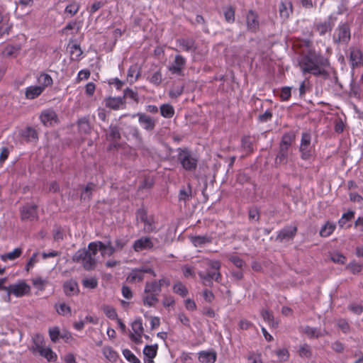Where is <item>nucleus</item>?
<instances>
[{
  "label": "nucleus",
  "instance_id": "nucleus-57",
  "mask_svg": "<svg viewBox=\"0 0 363 363\" xmlns=\"http://www.w3.org/2000/svg\"><path fill=\"white\" fill-rule=\"evenodd\" d=\"M184 91V86L182 85H174L169 92V95L172 98H177L182 94Z\"/></svg>",
  "mask_w": 363,
  "mask_h": 363
},
{
  "label": "nucleus",
  "instance_id": "nucleus-18",
  "mask_svg": "<svg viewBox=\"0 0 363 363\" xmlns=\"http://www.w3.org/2000/svg\"><path fill=\"white\" fill-rule=\"evenodd\" d=\"M296 232L297 228L296 226H286L279 232L277 240L281 242L291 240L294 238Z\"/></svg>",
  "mask_w": 363,
  "mask_h": 363
},
{
  "label": "nucleus",
  "instance_id": "nucleus-22",
  "mask_svg": "<svg viewBox=\"0 0 363 363\" xmlns=\"http://www.w3.org/2000/svg\"><path fill=\"white\" fill-rule=\"evenodd\" d=\"M33 350L38 352L49 362H54L57 359V354L50 347H43L36 345Z\"/></svg>",
  "mask_w": 363,
  "mask_h": 363
},
{
  "label": "nucleus",
  "instance_id": "nucleus-62",
  "mask_svg": "<svg viewBox=\"0 0 363 363\" xmlns=\"http://www.w3.org/2000/svg\"><path fill=\"white\" fill-rule=\"evenodd\" d=\"M224 16L225 21L228 23H233L235 21V10L233 7L230 6L224 11Z\"/></svg>",
  "mask_w": 363,
  "mask_h": 363
},
{
  "label": "nucleus",
  "instance_id": "nucleus-47",
  "mask_svg": "<svg viewBox=\"0 0 363 363\" xmlns=\"http://www.w3.org/2000/svg\"><path fill=\"white\" fill-rule=\"evenodd\" d=\"M335 229V225L330 222H327L320 229V235L321 237H328L330 235Z\"/></svg>",
  "mask_w": 363,
  "mask_h": 363
},
{
  "label": "nucleus",
  "instance_id": "nucleus-32",
  "mask_svg": "<svg viewBox=\"0 0 363 363\" xmlns=\"http://www.w3.org/2000/svg\"><path fill=\"white\" fill-rule=\"evenodd\" d=\"M38 83L40 87H43L44 91L46 87L50 86L53 84V80L51 76L47 73H41L37 78Z\"/></svg>",
  "mask_w": 363,
  "mask_h": 363
},
{
  "label": "nucleus",
  "instance_id": "nucleus-52",
  "mask_svg": "<svg viewBox=\"0 0 363 363\" xmlns=\"http://www.w3.org/2000/svg\"><path fill=\"white\" fill-rule=\"evenodd\" d=\"M354 216V211H349L347 213H343L341 218L338 221V224L340 227L344 228L346 223L350 220H352Z\"/></svg>",
  "mask_w": 363,
  "mask_h": 363
},
{
  "label": "nucleus",
  "instance_id": "nucleus-45",
  "mask_svg": "<svg viewBox=\"0 0 363 363\" xmlns=\"http://www.w3.org/2000/svg\"><path fill=\"white\" fill-rule=\"evenodd\" d=\"M86 252L94 259H96V256L99 251H100V241L91 242L88 245Z\"/></svg>",
  "mask_w": 363,
  "mask_h": 363
},
{
  "label": "nucleus",
  "instance_id": "nucleus-31",
  "mask_svg": "<svg viewBox=\"0 0 363 363\" xmlns=\"http://www.w3.org/2000/svg\"><path fill=\"white\" fill-rule=\"evenodd\" d=\"M116 251L114 246L112 245V242L108 240L106 243L100 241V252L103 257L108 255L111 256Z\"/></svg>",
  "mask_w": 363,
  "mask_h": 363
},
{
  "label": "nucleus",
  "instance_id": "nucleus-25",
  "mask_svg": "<svg viewBox=\"0 0 363 363\" xmlns=\"http://www.w3.org/2000/svg\"><path fill=\"white\" fill-rule=\"evenodd\" d=\"M217 354L214 351H201L199 353V360L201 363H214Z\"/></svg>",
  "mask_w": 363,
  "mask_h": 363
},
{
  "label": "nucleus",
  "instance_id": "nucleus-43",
  "mask_svg": "<svg viewBox=\"0 0 363 363\" xmlns=\"http://www.w3.org/2000/svg\"><path fill=\"white\" fill-rule=\"evenodd\" d=\"M96 185L94 183H89L83 189L81 194L82 200H89L91 199L93 191L95 189Z\"/></svg>",
  "mask_w": 363,
  "mask_h": 363
},
{
  "label": "nucleus",
  "instance_id": "nucleus-49",
  "mask_svg": "<svg viewBox=\"0 0 363 363\" xmlns=\"http://www.w3.org/2000/svg\"><path fill=\"white\" fill-rule=\"evenodd\" d=\"M147 80L155 86H159L162 81V74L161 71L157 70L150 77H147Z\"/></svg>",
  "mask_w": 363,
  "mask_h": 363
},
{
  "label": "nucleus",
  "instance_id": "nucleus-35",
  "mask_svg": "<svg viewBox=\"0 0 363 363\" xmlns=\"http://www.w3.org/2000/svg\"><path fill=\"white\" fill-rule=\"evenodd\" d=\"M279 14L284 19L289 18L292 13V5L290 2H282L279 6Z\"/></svg>",
  "mask_w": 363,
  "mask_h": 363
},
{
  "label": "nucleus",
  "instance_id": "nucleus-1",
  "mask_svg": "<svg viewBox=\"0 0 363 363\" xmlns=\"http://www.w3.org/2000/svg\"><path fill=\"white\" fill-rule=\"evenodd\" d=\"M311 42L308 40V50L300 56L298 65L303 74H311L314 76H321L328 78L329 74L325 67L329 65V61L320 52L311 48Z\"/></svg>",
  "mask_w": 363,
  "mask_h": 363
},
{
  "label": "nucleus",
  "instance_id": "nucleus-60",
  "mask_svg": "<svg viewBox=\"0 0 363 363\" xmlns=\"http://www.w3.org/2000/svg\"><path fill=\"white\" fill-rule=\"evenodd\" d=\"M337 325L345 334H347L350 331V326L345 319L337 320Z\"/></svg>",
  "mask_w": 363,
  "mask_h": 363
},
{
  "label": "nucleus",
  "instance_id": "nucleus-23",
  "mask_svg": "<svg viewBox=\"0 0 363 363\" xmlns=\"http://www.w3.org/2000/svg\"><path fill=\"white\" fill-rule=\"evenodd\" d=\"M64 292L66 296H72L79 293V290L77 281L74 280H69L63 285Z\"/></svg>",
  "mask_w": 363,
  "mask_h": 363
},
{
  "label": "nucleus",
  "instance_id": "nucleus-17",
  "mask_svg": "<svg viewBox=\"0 0 363 363\" xmlns=\"http://www.w3.org/2000/svg\"><path fill=\"white\" fill-rule=\"evenodd\" d=\"M186 60L182 55H176L174 62L169 66V71L173 74H182Z\"/></svg>",
  "mask_w": 363,
  "mask_h": 363
},
{
  "label": "nucleus",
  "instance_id": "nucleus-9",
  "mask_svg": "<svg viewBox=\"0 0 363 363\" xmlns=\"http://www.w3.org/2000/svg\"><path fill=\"white\" fill-rule=\"evenodd\" d=\"M311 135L310 133L303 132L301 135L299 151L302 160H308L312 156Z\"/></svg>",
  "mask_w": 363,
  "mask_h": 363
},
{
  "label": "nucleus",
  "instance_id": "nucleus-14",
  "mask_svg": "<svg viewBox=\"0 0 363 363\" xmlns=\"http://www.w3.org/2000/svg\"><path fill=\"white\" fill-rule=\"evenodd\" d=\"M104 101L106 108L114 111L124 109L126 106L125 100L124 99V97L122 96L106 97L104 99Z\"/></svg>",
  "mask_w": 363,
  "mask_h": 363
},
{
  "label": "nucleus",
  "instance_id": "nucleus-39",
  "mask_svg": "<svg viewBox=\"0 0 363 363\" xmlns=\"http://www.w3.org/2000/svg\"><path fill=\"white\" fill-rule=\"evenodd\" d=\"M103 354L108 360L112 362H116L118 357V353L111 347H104Z\"/></svg>",
  "mask_w": 363,
  "mask_h": 363
},
{
  "label": "nucleus",
  "instance_id": "nucleus-53",
  "mask_svg": "<svg viewBox=\"0 0 363 363\" xmlns=\"http://www.w3.org/2000/svg\"><path fill=\"white\" fill-rule=\"evenodd\" d=\"M20 51V48L13 45H8L4 48V54L6 57H16Z\"/></svg>",
  "mask_w": 363,
  "mask_h": 363
},
{
  "label": "nucleus",
  "instance_id": "nucleus-41",
  "mask_svg": "<svg viewBox=\"0 0 363 363\" xmlns=\"http://www.w3.org/2000/svg\"><path fill=\"white\" fill-rule=\"evenodd\" d=\"M140 76V70L137 65L130 66L128 71V80L130 83L136 82Z\"/></svg>",
  "mask_w": 363,
  "mask_h": 363
},
{
  "label": "nucleus",
  "instance_id": "nucleus-15",
  "mask_svg": "<svg viewBox=\"0 0 363 363\" xmlns=\"http://www.w3.org/2000/svg\"><path fill=\"white\" fill-rule=\"evenodd\" d=\"M40 119L44 125L51 126L57 123V116L53 110L46 109L41 112Z\"/></svg>",
  "mask_w": 363,
  "mask_h": 363
},
{
  "label": "nucleus",
  "instance_id": "nucleus-2",
  "mask_svg": "<svg viewBox=\"0 0 363 363\" xmlns=\"http://www.w3.org/2000/svg\"><path fill=\"white\" fill-rule=\"evenodd\" d=\"M296 135L293 131L284 133L279 145V150L275 158L276 165H286L291 153V145L295 141Z\"/></svg>",
  "mask_w": 363,
  "mask_h": 363
},
{
  "label": "nucleus",
  "instance_id": "nucleus-63",
  "mask_svg": "<svg viewBox=\"0 0 363 363\" xmlns=\"http://www.w3.org/2000/svg\"><path fill=\"white\" fill-rule=\"evenodd\" d=\"M103 311L104 312V313L106 314V315L110 319H112V320H115V319H118L117 318V313L115 310V308H113V307H111V306H105L104 308H103Z\"/></svg>",
  "mask_w": 363,
  "mask_h": 363
},
{
  "label": "nucleus",
  "instance_id": "nucleus-54",
  "mask_svg": "<svg viewBox=\"0 0 363 363\" xmlns=\"http://www.w3.org/2000/svg\"><path fill=\"white\" fill-rule=\"evenodd\" d=\"M123 354L130 363H140V360L128 349L123 350Z\"/></svg>",
  "mask_w": 363,
  "mask_h": 363
},
{
  "label": "nucleus",
  "instance_id": "nucleus-42",
  "mask_svg": "<svg viewBox=\"0 0 363 363\" xmlns=\"http://www.w3.org/2000/svg\"><path fill=\"white\" fill-rule=\"evenodd\" d=\"M158 295L155 294H145L143 298V304L147 306H154L158 301Z\"/></svg>",
  "mask_w": 363,
  "mask_h": 363
},
{
  "label": "nucleus",
  "instance_id": "nucleus-38",
  "mask_svg": "<svg viewBox=\"0 0 363 363\" xmlns=\"http://www.w3.org/2000/svg\"><path fill=\"white\" fill-rule=\"evenodd\" d=\"M129 130V134L135 139L138 147H141L143 146V138L139 129L135 126H130Z\"/></svg>",
  "mask_w": 363,
  "mask_h": 363
},
{
  "label": "nucleus",
  "instance_id": "nucleus-8",
  "mask_svg": "<svg viewBox=\"0 0 363 363\" xmlns=\"http://www.w3.org/2000/svg\"><path fill=\"white\" fill-rule=\"evenodd\" d=\"M350 29L347 23H341L336 28L333 35V41L337 44H348L350 40Z\"/></svg>",
  "mask_w": 363,
  "mask_h": 363
},
{
  "label": "nucleus",
  "instance_id": "nucleus-64",
  "mask_svg": "<svg viewBox=\"0 0 363 363\" xmlns=\"http://www.w3.org/2000/svg\"><path fill=\"white\" fill-rule=\"evenodd\" d=\"M132 330L135 334H143V327L142 320L140 318L135 320L132 323Z\"/></svg>",
  "mask_w": 363,
  "mask_h": 363
},
{
  "label": "nucleus",
  "instance_id": "nucleus-28",
  "mask_svg": "<svg viewBox=\"0 0 363 363\" xmlns=\"http://www.w3.org/2000/svg\"><path fill=\"white\" fill-rule=\"evenodd\" d=\"M44 91L43 87L37 86H30L26 89L25 96L27 99H34L38 97Z\"/></svg>",
  "mask_w": 363,
  "mask_h": 363
},
{
  "label": "nucleus",
  "instance_id": "nucleus-13",
  "mask_svg": "<svg viewBox=\"0 0 363 363\" xmlns=\"http://www.w3.org/2000/svg\"><path fill=\"white\" fill-rule=\"evenodd\" d=\"M154 243L150 237L143 236L139 239L134 241L133 244V249L136 252H140L143 250H150L153 248Z\"/></svg>",
  "mask_w": 363,
  "mask_h": 363
},
{
  "label": "nucleus",
  "instance_id": "nucleus-33",
  "mask_svg": "<svg viewBox=\"0 0 363 363\" xmlns=\"http://www.w3.org/2000/svg\"><path fill=\"white\" fill-rule=\"evenodd\" d=\"M21 137L28 142L35 141L38 139L37 131L31 128L27 127L26 129L21 131Z\"/></svg>",
  "mask_w": 363,
  "mask_h": 363
},
{
  "label": "nucleus",
  "instance_id": "nucleus-30",
  "mask_svg": "<svg viewBox=\"0 0 363 363\" xmlns=\"http://www.w3.org/2000/svg\"><path fill=\"white\" fill-rule=\"evenodd\" d=\"M177 43L182 50L186 52L194 51L196 50L194 40L192 39L182 38L177 40Z\"/></svg>",
  "mask_w": 363,
  "mask_h": 363
},
{
  "label": "nucleus",
  "instance_id": "nucleus-48",
  "mask_svg": "<svg viewBox=\"0 0 363 363\" xmlns=\"http://www.w3.org/2000/svg\"><path fill=\"white\" fill-rule=\"evenodd\" d=\"M22 253V250L19 247L15 248L12 252H9L1 255V259L6 261L7 259L14 260L19 257Z\"/></svg>",
  "mask_w": 363,
  "mask_h": 363
},
{
  "label": "nucleus",
  "instance_id": "nucleus-6",
  "mask_svg": "<svg viewBox=\"0 0 363 363\" xmlns=\"http://www.w3.org/2000/svg\"><path fill=\"white\" fill-rule=\"evenodd\" d=\"M136 218L138 222L144 224L143 231L146 233L157 232V228L153 216H148L145 209L140 208L137 211Z\"/></svg>",
  "mask_w": 363,
  "mask_h": 363
},
{
  "label": "nucleus",
  "instance_id": "nucleus-40",
  "mask_svg": "<svg viewBox=\"0 0 363 363\" xmlns=\"http://www.w3.org/2000/svg\"><path fill=\"white\" fill-rule=\"evenodd\" d=\"M79 130L84 134H87L91 130V126L89 124V118L86 117L82 118L78 121Z\"/></svg>",
  "mask_w": 363,
  "mask_h": 363
},
{
  "label": "nucleus",
  "instance_id": "nucleus-3",
  "mask_svg": "<svg viewBox=\"0 0 363 363\" xmlns=\"http://www.w3.org/2000/svg\"><path fill=\"white\" fill-rule=\"evenodd\" d=\"M177 160L182 167L188 172L196 170L198 164V157L196 154L188 148L177 149Z\"/></svg>",
  "mask_w": 363,
  "mask_h": 363
},
{
  "label": "nucleus",
  "instance_id": "nucleus-10",
  "mask_svg": "<svg viewBox=\"0 0 363 363\" xmlns=\"http://www.w3.org/2000/svg\"><path fill=\"white\" fill-rule=\"evenodd\" d=\"M104 131L106 133V140L111 143L108 149H117L118 147L117 141L121 138L119 127L116 125L111 124L108 128L104 129Z\"/></svg>",
  "mask_w": 363,
  "mask_h": 363
},
{
  "label": "nucleus",
  "instance_id": "nucleus-46",
  "mask_svg": "<svg viewBox=\"0 0 363 363\" xmlns=\"http://www.w3.org/2000/svg\"><path fill=\"white\" fill-rule=\"evenodd\" d=\"M173 291L182 297H185L188 294L187 288L181 281H177L174 284Z\"/></svg>",
  "mask_w": 363,
  "mask_h": 363
},
{
  "label": "nucleus",
  "instance_id": "nucleus-16",
  "mask_svg": "<svg viewBox=\"0 0 363 363\" xmlns=\"http://www.w3.org/2000/svg\"><path fill=\"white\" fill-rule=\"evenodd\" d=\"M246 24L247 30L252 33H255L259 29V23L258 16L252 10L249 11L247 14Z\"/></svg>",
  "mask_w": 363,
  "mask_h": 363
},
{
  "label": "nucleus",
  "instance_id": "nucleus-11",
  "mask_svg": "<svg viewBox=\"0 0 363 363\" xmlns=\"http://www.w3.org/2000/svg\"><path fill=\"white\" fill-rule=\"evenodd\" d=\"M21 218L22 220L33 221L38 220V206L33 203H26L21 209Z\"/></svg>",
  "mask_w": 363,
  "mask_h": 363
},
{
  "label": "nucleus",
  "instance_id": "nucleus-4",
  "mask_svg": "<svg viewBox=\"0 0 363 363\" xmlns=\"http://www.w3.org/2000/svg\"><path fill=\"white\" fill-rule=\"evenodd\" d=\"M73 261L82 264L83 267L88 271L94 269L97 263V259L92 258L85 248L76 252L73 256Z\"/></svg>",
  "mask_w": 363,
  "mask_h": 363
},
{
  "label": "nucleus",
  "instance_id": "nucleus-55",
  "mask_svg": "<svg viewBox=\"0 0 363 363\" xmlns=\"http://www.w3.org/2000/svg\"><path fill=\"white\" fill-rule=\"evenodd\" d=\"M228 259L238 268L242 269L246 266L245 261L240 257L235 255L228 256Z\"/></svg>",
  "mask_w": 363,
  "mask_h": 363
},
{
  "label": "nucleus",
  "instance_id": "nucleus-29",
  "mask_svg": "<svg viewBox=\"0 0 363 363\" xmlns=\"http://www.w3.org/2000/svg\"><path fill=\"white\" fill-rule=\"evenodd\" d=\"M191 241L195 247H202L212 242V238L207 235H196L191 237Z\"/></svg>",
  "mask_w": 363,
  "mask_h": 363
},
{
  "label": "nucleus",
  "instance_id": "nucleus-12",
  "mask_svg": "<svg viewBox=\"0 0 363 363\" xmlns=\"http://www.w3.org/2000/svg\"><path fill=\"white\" fill-rule=\"evenodd\" d=\"M132 117H138V123L141 127L147 131H152L156 126V120L146 113H138L133 114Z\"/></svg>",
  "mask_w": 363,
  "mask_h": 363
},
{
  "label": "nucleus",
  "instance_id": "nucleus-19",
  "mask_svg": "<svg viewBox=\"0 0 363 363\" xmlns=\"http://www.w3.org/2000/svg\"><path fill=\"white\" fill-rule=\"evenodd\" d=\"M350 61L353 68L363 65V55L359 48H350Z\"/></svg>",
  "mask_w": 363,
  "mask_h": 363
},
{
  "label": "nucleus",
  "instance_id": "nucleus-5",
  "mask_svg": "<svg viewBox=\"0 0 363 363\" xmlns=\"http://www.w3.org/2000/svg\"><path fill=\"white\" fill-rule=\"evenodd\" d=\"M150 274L153 277H156L154 269L147 266H142L131 269L126 277V281L130 284H136L143 281L145 274Z\"/></svg>",
  "mask_w": 363,
  "mask_h": 363
},
{
  "label": "nucleus",
  "instance_id": "nucleus-56",
  "mask_svg": "<svg viewBox=\"0 0 363 363\" xmlns=\"http://www.w3.org/2000/svg\"><path fill=\"white\" fill-rule=\"evenodd\" d=\"M191 197V189L189 185L187 189H182L179 191V201H186Z\"/></svg>",
  "mask_w": 363,
  "mask_h": 363
},
{
  "label": "nucleus",
  "instance_id": "nucleus-34",
  "mask_svg": "<svg viewBox=\"0 0 363 363\" xmlns=\"http://www.w3.org/2000/svg\"><path fill=\"white\" fill-rule=\"evenodd\" d=\"M144 292L145 294L150 293L159 295V294L161 292V289L160 288V286L157 284V281L154 280L152 281H147L145 283Z\"/></svg>",
  "mask_w": 363,
  "mask_h": 363
},
{
  "label": "nucleus",
  "instance_id": "nucleus-58",
  "mask_svg": "<svg viewBox=\"0 0 363 363\" xmlns=\"http://www.w3.org/2000/svg\"><path fill=\"white\" fill-rule=\"evenodd\" d=\"M82 284L85 288L95 289L98 285V281L95 277L86 278L82 280Z\"/></svg>",
  "mask_w": 363,
  "mask_h": 363
},
{
  "label": "nucleus",
  "instance_id": "nucleus-37",
  "mask_svg": "<svg viewBox=\"0 0 363 363\" xmlns=\"http://www.w3.org/2000/svg\"><path fill=\"white\" fill-rule=\"evenodd\" d=\"M157 348L158 346L157 344L153 345H146L143 350V354L145 356V359H154L157 355Z\"/></svg>",
  "mask_w": 363,
  "mask_h": 363
},
{
  "label": "nucleus",
  "instance_id": "nucleus-26",
  "mask_svg": "<svg viewBox=\"0 0 363 363\" xmlns=\"http://www.w3.org/2000/svg\"><path fill=\"white\" fill-rule=\"evenodd\" d=\"M82 23L81 21H77L76 20H72L69 21L65 27H64L60 33L62 35H68V32L69 30H75V33L74 34L78 33L82 28Z\"/></svg>",
  "mask_w": 363,
  "mask_h": 363
},
{
  "label": "nucleus",
  "instance_id": "nucleus-36",
  "mask_svg": "<svg viewBox=\"0 0 363 363\" xmlns=\"http://www.w3.org/2000/svg\"><path fill=\"white\" fill-rule=\"evenodd\" d=\"M160 114L166 118H172L174 114V108L169 104H164L160 107Z\"/></svg>",
  "mask_w": 363,
  "mask_h": 363
},
{
  "label": "nucleus",
  "instance_id": "nucleus-59",
  "mask_svg": "<svg viewBox=\"0 0 363 363\" xmlns=\"http://www.w3.org/2000/svg\"><path fill=\"white\" fill-rule=\"evenodd\" d=\"M350 95L352 97L360 98L361 89L359 86L354 82L350 84Z\"/></svg>",
  "mask_w": 363,
  "mask_h": 363
},
{
  "label": "nucleus",
  "instance_id": "nucleus-7",
  "mask_svg": "<svg viewBox=\"0 0 363 363\" xmlns=\"http://www.w3.org/2000/svg\"><path fill=\"white\" fill-rule=\"evenodd\" d=\"M30 287L24 280L18 281L17 283L11 284L8 286V293L6 295V301H10L11 294H13L16 297H21L30 292Z\"/></svg>",
  "mask_w": 363,
  "mask_h": 363
},
{
  "label": "nucleus",
  "instance_id": "nucleus-27",
  "mask_svg": "<svg viewBox=\"0 0 363 363\" xmlns=\"http://www.w3.org/2000/svg\"><path fill=\"white\" fill-rule=\"evenodd\" d=\"M80 9V5L77 1L72 0L66 6L64 13L67 18H72L75 16Z\"/></svg>",
  "mask_w": 363,
  "mask_h": 363
},
{
  "label": "nucleus",
  "instance_id": "nucleus-50",
  "mask_svg": "<svg viewBox=\"0 0 363 363\" xmlns=\"http://www.w3.org/2000/svg\"><path fill=\"white\" fill-rule=\"evenodd\" d=\"M55 309L59 315H67L71 314V308L69 306L66 305L65 303H62L60 304L55 305Z\"/></svg>",
  "mask_w": 363,
  "mask_h": 363
},
{
  "label": "nucleus",
  "instance_id": "nucleus-51",
  "mask_svg": "<svg viewBox=\"0 0 363 363\" xmlns=\"http://www.w3.org/2000/svg\"><path fill=\"white\" fill-rule=\"evenodd\" d=\"M241 146L242 148L247 152H252L253 151L252 142L251 141L250 138L249 136H245L242 138L241 141Z\"/></svg>",
  "mask_w": 363,
  "mask_h": 363
},
{
  "label": "nucleus",
  "instance_id": "nucleus-20",
  "mask_svg": "<svg viewBox=\"0 0 363 363\" xmlns=\"http://www.w3.org/2000/svg\"><path fill=\"white\" fill-rule=\"evenodd\" d=\"M199 276L202 279L203 284L208 286L213 284V279L217 282H220L221 280V274L220 272H208L205 274L203 272H199Z\"/></svg>",
  "mask_w": 363,
  "mask_h": 363
},
{
  "label": "nucleus",
  "instance_id": "nucleus-24",
  "mask_svg": "<svg viewBox=\"0 0 363 363\" xmlns=\"http://www.w3.org/2000/svg\"><path fill=\"white\" fill-rule=\"evenodd\" d=\"M303 333L310 338H318L328 335V331L325 330H321L319 328L310 326H306L303 328Z\"/></svg>",
  "mask_w": 363,
  "mask_h": 363
},
{
  "label": "nucleus",
  "instance_id": "nucleus-61",
  "mask_svg": "<svg viewBox=\"0 0 363 363\" xmlns=\"http://www.w3.org/2000/svg\"><path fill=\"white\" fill-rule=\"evenodd\" d=\"M298 353L301 357H310L311 356V347L307 344L301 345Z\"/></svg>",
  "mask_w": 363,
  "mask_h": 363
},
{
  "label": "nucleus",
  "instance_id": "nucleus-21",
  "mask_svg": "<svg viewBox=\"0 0 363 363\" xmlns=\"http://www.w3.org/2000/svg\"><path fill=\"white\" fill-rule=\"evenodd\" d=\"M333 26L331 16L323 21L317 22L314 25L315 30L318 31L320 35H324L326 33L331 31Z\"/></svg>",
  "mask_w": 363,
  "mask_h": 363
},
{
  "label": "nucleus",
  "instance_id": "nucleus-44",
  "mask_svg": "<svg viewBox=\"0 0 363 363\" xmlns=\"http://www.w3.org/2000/svg\"><path fill=\"white\" fill-rule=\"evenodd\" d=\"M261 315L264 320L265 322L267 323V324L269 326L274 327L277 324L274 322V315L271 311H269L267 309H262L261 311Z\"/></svg>",
  "mask_w": 363,
  "mask_h": 363
}]
</instances>
